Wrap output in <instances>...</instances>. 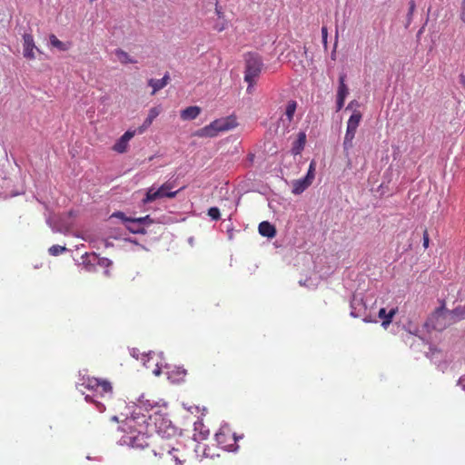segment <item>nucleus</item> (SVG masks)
<instances>
[{"mask_svg":"<svg viewBox=\"0 0 465 465\" xmlns=\"http://www.w3.org/2000/svg\"><path fill=\"white\" fill-rule=\"evenodd\" d=\"M154 408H158L154 401L146 399L143 395L138 400V405L132 416L127 417L119 426V430L123 432L119 439L122 445L135 449H144L149 446L147 433L152 416L143 413L142 411L149 412Z\"/></svg>","mask_w":465,"mask_h":465,"instance_id":"nucleus-1","label":"nucleus"},{"mask_svg":"<svg viewBox=\"0 0 465 465\" xmlns=\"http://www.w3.org/2000/svg\"><path fill=\"white\" fill-rule=\"evenodd\" d=\"M78 386L84 387L93 392V395H86L85 400L95 403L100 411L104 410V405L94 398L110 399L113 394V387L106 380H101L94 377L83 376L78 382Z\"/></svg>","mask_w":465,"mask_h":465,"instance_id":"nucleus-2","label":"nucleus"},{"mask_svg":"<svg viewBox=\"0 0 465 465\" xmlns=\"http://www.w3.org/2000/svg\"><path fill=\"white\" fill-rule=\"evenodd\" d=\"M237 126L236 118L233 116L223 117L213 121L210 124L196 130L194 136L200 138H213L220 133L226 132Z\"/></svg>","mask_w":465,"mask_h":465,"instance_id":"nucleus-3","label":"nucleus"},{"mask_svg":"<svg viewBox=\"0 0 465 465\" xmlns=\"http://www.w3.org/2000/svg\"><path fill=\"white\" fill-rule=\"evenodd\" d=\"M154 456H159L166 463L183 465L185 461L184 455L171 444L161 439L156 447L152 450Z\"/></svg>","mask_w":465,"mask_h":465,"instance_id":"nucleus-4","label":"nucleus"},{"mask_svg":"<svg viewBox=\"0 0 465 465\" xmlns=\"http://www.w3.org/2000/svg\"><path fill=\"white\" fill-rule=\"evenodd\" d=\"M440 303L441 305L435 309L428 322V324L430 325L432 329L439 331H441L449 326L456 323L450 310L446 309L445 302L440 301Z\"/></svg>","mask_w":465,"mask_h":465,"instance_id":"nucleus-5","label":"nucleus"},{"mask_svg":"<svg viewBox=\"0 0 465 465\" xmlns=\"http://www.w3.org/2000/svg\"><path fill=\"white\" fill-rule=\"evenodd\" d=\"M245 72L244 80L249 84L247 90L255 83V79L260 75L263 64L261 56L256 53H247L244 55Z\"/></svg>","mask_w":465,"mask_h":465,"instance_id":"nucleus-6","label":"nucleus"},{"mask_svg":"<svg viewBox=\"0 0 465 465\" xmlns=\"http://www.w3.org/2000/svg\"><path fill=\"white\" fill-rule=\"evenodd\" d=\"M173 188L174 183L170 181L164 183L159 188L150 187L146 192L145 197L143 199V203L146 204L164 197L174 198L179 191H172Z\"/></svg>","mask_w":465,"mask_h":465,"instance_id":"nucleus-7","label":"nucleus"},{"mask_svg":"<svg viewBox=\"0 0 465 465\" xmlns=\"http://www.w3.org/2000/svg\"><path fill=\"white\" fill-rule=\"evenodd\" d=\"M361 120V114L359 111H354L351 115L347 122V130L343 140V149L344 151H349L353 147V139L355 137V134L357 128Z\"/></svg>","mask_w":465,"mask_h":465,"instance_id":"nucleus-8","label":"nucleus"},{"mask_svg":"<svg viewBox=\"0 0 465 465\" xmlns=\"http://www.w3.org/2000/svg\"><path fill=\"white\" fill-rule=\"evenodd\" d=\"M237 437L228 428H222L215 433V441L223 450L234 451L237 449Z\"/></svg>","mask_w":465,"mask_h":465,"instance_id":"nucleus-9","label":"nucleus"},{"mask_svg":"<svg viewBox=\"0 0 465 465\" xmlns=\"http://www.w3.org/2000/svg\"><path fill=\"white\" fill-rule=\"evenodd\" d=\"M315 169L316 163L314 161H312L309 165L306 176L292 182V193L293 194L298 195L302 193L312 183L315 177Z\"/></svg>","mask_w":465,"mask_h":465,"instance_id":"nucleus-10","label":"nucleus"},{"mask_svg":"<svg viewBox=\"0 0 465 465\" xmlns=\"http://www.w3.org/2000/svg\"><path fill=\"white\" fill-rule=\"evenodd\" d=\"M114 215L118 218H121L124 222L125 227L129 232L140 234L146 233L145 228L143 226V224H141V223L138 222L137 218L126 217L124 213L122 212H118Z\"/></svg>","mask_w":465,"mask_h":465,"instance_id":"nucleus-11","label":"nucleus"},{"mask_svg":"<svg viewBox=\"0 0 465 465\" xmlns=\"http://www.w3.org/2000/svg\"><path fill=\"white\" fill-rule=\"evenodd\" d=\"M23 40H24V43H23V47H24L23 54H24V56L26 59H30V60L35 59V50H36L38 52H39V50L35 46L33 35H30V34H25L23 35Z\"/></svg>","mask_w":465,"mask_h":465,"instance_id":"nucleus-12","label":"nucleus"},{"mask_svg":"<svg viewBox=\"0 0 465 465\" xmlns=\"http://www.w3.org/2000/svg\"><path fill=\"white\" fill-rule=\"evenodd\" d=\"M135 135V131H126L120 139L114 144L113 150L123 153H125L128 147L129 141Z\"/></svg>","mask_w":465,"mask_h":465,"instance_id":"nucleus-13","label":"nucleus"},{"mask_svg":"<svg viewBox=\"0 0 465 465\" xmlns=\"http://www.w3.org/2000/svg\"><path fill=\"white\" fill-rule=\"evenodd\" d=\"M201 112V107L193 105L182 110L180 116L183 121L194 120L200 115Z\"/></svg>","mask_w":465,"mask_h":465,"instance_id":"nucleus-14","label":"nucleus"},{"mask_svg":"<svg viewBox=\"0 0 465 465\" xmlns=\"http://www.w3.org/2000/svg\"><path fill=\"white\" fill-rule=\"evenodd\" d=\"M398 309L392 308L390 312H387L385 308H381L379 311L378 316L382 320L381 326L387 328L392 322L394 315L397 313Z\"/></svg>","mask_w":465,"mask_h":465,"instance_id":"nucleus-15","label":"nucleus"},{"mask_svg":"<svg viewBox=\"0 0 465 465\" xmlns=\"http://www.w3.org/2000/svg\"><path fill=\"white\" fill-rule=\"evenodd\" d=\"M161 110L159 107H153L150 109L148 116L144 120L143 124L138 128V133L143 134L153 122V120L159 115Z\"/></svg>","mask_w":465,"mask_h":465,"instance_id":"nucleus-16","label":"nucleus"},{"mask_svg":"<svg viewBox=\"0 0 465 465\" xmlns=\"http://www.w3.org/2000/svg\"><path fill=\"white\" fill-rule=\"evenodd\" d=\"M259 233L262 236L272 238L276 235L275 227L267 221L262 222L258 226Z\"/></svg>","mask_w":465,"mask_h":465,"instance_id":"nucleus-17","label":"nucleus"},{"mask_svg":"<svg viewBox=\"0 0 465 465\" xmlns=\"http://www.w3.org/2000/svg\"><path fill=\"white\" fill-rule=\"evenodd\" d=\"M114 54L117 57V60L122 64H135L136 60L130 56V54L125 52L124 50L118 48L115 49Z\"/></svg>","mask_w":465,"mask_h":465,"instance_id":"nucleus-18","label":"nucleus"},{"mask_svg":"<svg viewBox=\"0 0 465 465\" xmlns=\"http://www.w3.org/2000/svg\"><path fill=\"white\" fill-rule=\"evenodd\" d=\"M450 312L456 323L465 320V303L456 306L454 309L450 310Z\"/></svg>","mask_w":465,"mask_h":465,"instance_id":"nucleus-19","label":"nucleus"},{"mask_svg":"<svg viewBox=\"0 0 465 465\" xmlns=\"http://www.w3.org/2000/svg\"><path fill=\"white\" fill-rule=\"evenodd\" d=\"M345 74H341L339 77V87L337 90V96L346 98L349 94V89L345 84Z\"/></svg>","mask_w":465,"mask_h":465,"instance_id":"nucleus-20","label":"nucleus"},{"mask_svg":"<svg viewBox=\"0 0 465 465\" xmlns=\"http://www.w3.org/2000/svg\"><path fill=\"white\" fill-rule=\"evenodd\" d=\"M306 142V135L304 133H300L296 142L294 143L292 153L294 154H299L301 151L303 149Z\"/></svg>","mask_w":465,"mask_h":465,"instance_id":"nucleus-21","label":"nucleus"},{"mask_svg":"<svg viewBox=\"0 0 465 465\" xmlns=\"http://www.w3.org/2000/svg\"><path fill=\"white\" fill-rule=\"evenodd\" d=\"M50 44L52 46L59 49L60 51H66L69 49V44L60 41L54 35L49 36Z\"/></svg>","mask_w":465,"mask_h":465,"instance_id":"nucleus-22","label":"nucleus"},{"mask_svg":"<svg viewBox=\"0 0 465 465\" xmlns=\"http://www.w3.org/2000/svg\"><path fill=\"white\" fill-rule=\"evenodd\" d=\"M187 374V371L183 367H176L171 372V378L173 379L174 381H183L184 377Z\"/></svg>","mask_w":465,"mask_h":465,"instance_id":"nucleus-23","label":"nucleus"},{"mask_svg":"<svg viewBox=\"0 0 465 465\" xmlns=\"http://www.w3.org/2000/svg\"><path fill=\"white\" fill-rule=\"evenodd\" d=\"M297 104L295 101H290L286 106L285 115L289 122H291L293 118Z\"/></svg>","mask_w":465,"mask_h":465,"instance_id":"nucleus-24","label":"nucleus"},{"mask_svg":"<svg viewBox=\"0 0 465 465\" xmlns=\"http://www.w3.org/2000/svg\"><path fill=\"white\" fill-rule=\"evenodd\" d=\"M148 84L153 88L152 94H155L156 92L165 87L160 79H150Z\"/></svg>","mask_w":465,"mask_h":465,"instance_id":"nucleus-25","label":"nucleus"},{"mask_svg":"<svg viewBox=\"0 0 465 465\" xmlns=\"http://www.w3.org/2000/svg\"><path fill=\"white\" fill-rule=\"evenodd\" d=\"M66 251L64 246L53 245L49 248L48 252L53 256H57Z\"/></svg>","mask_w":465,"mask_h":465,"instance_id":"nucleus-26","label":"nucleus"},{"mask_svg":"<svg viewBox=\"0 0 465 465\" xmlns=\"http://www.w3.org/2000/svg\"><path fill=\"white\" fill-rule=\"evenodd\" d=\"M415 8H416L415 1L414 0H411L410 3H409V11H408V14H407V24L408 25H410L411 23V21H412V16H413Z\"/></svg>","mask_w":465,"mask_h":465,"instance_id":"nucleus-27","label":"nucleus"},{"mask_svg":"<svg viewBox=\"0 0 465 465\" xmlns=\"http://www.w3.org/2000/svg\"><path fill=\"white\" fill-rule=\"evenodd\" d=\"M207 213L211 217L212 220L218 221L221 218V213H220L219 208H217V207L209 208Z\"/></svg>","mask_w":465,"mask_h":465,"instance_id":"nucleus-28","label":"nucleus"},{"mask_svg":"<svg viewBox=\"0 0 465 465\" xmlns=\"http://www.w3.org/2000/svg\"><path fill=\"white\" fill-rule=\"evenodd\" d=\"M137 219H138V222L141 223V224H143V226L144 228H145V226H149V225L153 224V221L150 217V215H146V216H143V217H139Z\"/></svg>","mask_w":465,"mask_h":465,"instance_id":"nucleus-29","label":"nucleus"},{"mask_svg":"<svg viewBox=\"0 0 465 465\" xmlns=\"http://www.w3.org/2000/svg\"><path fill=\"white\" fill-rule=\"evenodd\" d=\"M98 264L103 267H109L112 265V261L108 258H100Z\"/></svg>","mask_w":465,"mask_h":465,"instance_id":"nucleus-30","label":"nucleus"},{"mask_svg":"<svg viewBox=\"0 0 465 465\" xmlns=\"http://www.w3.org/2000/svg\"><path fill=\"white\" fill-rule=\"evenodd\" d=\"M322 43L324 46H327L328 30L326 26L322 27Z\"/></svg>","mask_w":465,"mask_h":465,"instance_id":"nucleus-31","label":"nucleus"},{"mask_svg":"<svg viewBox=\"0 0 465 465\" xmlns=\"http://www.w3.org/2000/svg\"><path fill=\"white\" fill-rule=\"evenodd\" d=\"M430 238L428 231L425 229L423 232V247L427 249L429 247Z\"/></svg>","mask_w":465,"mask_h":465,"instance_id":"nucleus-32","label":"nucleus"},{"mask_svg":"<svg viewBox=\"0 0 465 465\" xmlns=\"http://www.w3.org/2000/svg\"><path fill=\"white\" fill-rule=\"evenodd\" d=\"M460 18L465 24V0H462V3H461Z\"/></svg>","mask_w":465,"mask_h":465,"instance_id":"nucleus-33","label":"nucleus"},{"mask_svg":"<svg viewBox=\"0 0 465 465\" xmlns=\"http://www.w3.org/2000/svg\"><path fill=\"white\" fill-rule=\"evenodd\" d=\"M344 101H345V98L337 96V100H336L337 111H340L343 107Z\"/></svg>","mask_w":465,"mask_h":465,"instance_id":"nucleus-34","label":"nucleus"},{"mask_svg":"<svg viewBox=\"0 0 465 465\" xmlns=\"http://www.w3.org/2000/svg\"><path fill=\"white\" fill-rule=\"evenodd\" d=\"M227 27V23L226 22H223L221 25H216L215 26V29L218 31V32H223L225 28Z\"/></svg>","mask_w":465,"mask_h":465,"instance_id":"nucleus-35","label":"nucleus"},{"mask_svg":"<svg viewBox=\"0 0 465 465\" xmlns=\"http://www.w3.org/2000/svg\"><path fill=\"white\" fill-rule=\"evenodd\" d=\"M162 82L163 83L164 86H166L169 83V80H170V76H169V74H165V75L161 79Z\"/></svg>","mask_w":465,"mask_h":465,"instance_id":"nucleus-36","label":"nucleus"},{"mask_svg":"<svg viewBox=\"0 0 465 465\" xmlns=\"http://www.w3.org/2000/svg\"><path fill=\"white\" fill-rule=\"evenodd\" d=\"M215 10H216V14H217L219 16L223 17V12L222 11V9L220 10V9L218 8V6L216 5Z\"/></svg>","mask_w":465,"mask_h":465,"instance_id":"nucleus-37","label":"nucleus"},{"mask_svg":"<svg viewBox=\"0 0 465 465\" xmlns=\"http://www.w3.org/2000/svg\"><path fill=\"white\" fill-rule=\"evenodd\" d=\"M153 372L156 375L160 374V369L157 367L156 369L153 370Z\"/></svg>","mask_w":465,"mask_h":465,"instance_id":"nucleus-38","label":"nucleus"}]
</instances>
